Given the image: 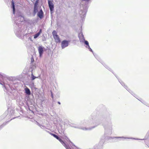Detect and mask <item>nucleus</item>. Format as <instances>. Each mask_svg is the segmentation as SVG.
<instances>
[{
	"label": "nucleus",
	"instance_id": "6",
	"mask_svg": "<svg viewBox=\"0 0 149 149\" xmlns=\"http://www.w3.org/2000/svg\"><path fill=\"white\" fill-rule=\"evenodd\" d=\"M38 0H36L35 3H34V12L36 13L38 11Z\"/></svg>",
	"mask_w": 149,
	"mask_h": 149
},
{
	"label": "nucleus",
	"instance_id": "15",
	"mask_svg": "<svg viewBox=\"0 0 149 149\" xmlns=\"http://www.w3.org/2000/svg\"><path fill=\"white\" fill-rule=\"evenodd\" d=\"M88 48H89V49H90V51H92V49L90 48V47H88Z\"/></svg>",
	"mask_w": 149,
	"mask_h": 149
},
{
	"label": "nucleus",
	"instance_id": "13",
	"mask_svg": "<svg viewBox=\"0 0 149 149\" xmlns=\"http://www.w3.org/2000/svg\"><path fill=\"white\" fill-rule=\"evenodd\" d=\"M34 61V59L33 57H32L31 58V62L32 63H33Z\"/></svg>",
	"mask_w": 149,
	"mask_h": 149
},
{
	"label": "nucleus",
	"instance_id": "7",
	"mask_svg": "<svg viewBox=\"0 0 149 149\" xmlns=\"http://www.w3.org/2000/svg\"><path fill=\"white\" fill-rule=\"evenodd\" d=\"M38 15L40 19H41L42 18L43 16V12L41 9L38 12Z\"/></svg>",
	"mask_w": 149,
	"mask_h": 149
},
{
	"label": "nucleus",
	"instance_id": "11",
	"mask_svg": "<svg viewBox=\"0 0 149 149\" xmlns=\"http://www.w3.org/2000/svg\"><path fill=\"white\" fill-rule=\"evenodd\" d=\"M84 43H85V44L87 45L88 46V47H90V46L89 45V43L86 40L85 41H84Z\"/></svg>",
	"mask_w": 149,
	"mask_h": 149
},
{
	"label": "nucleus",
	"instance_id": "1",
	"mask_svg": "<svg viewBox=\"0 0 149 149\" xmlns=\"http://www.w3.org/2000/svg\"><path fill=\"white\" fill-rule=\"evenodd\" d=\"M52 33L55 42L56 43H60L61 42L60 38L57 35V33L56 31H53Z\"/></svg>",
	"mask_w": 149,
	"mask_h": 149
},
{
	"label": "nucleus",
	"instance_id": "5",
	"mask_svg": "<svg viewBox=\"0 0 149 149\" xmlns=\"http://www.w3.org/2000/svg\"><path fill=\"white\" fill-rule=\"evenodd\" d=\"M38 51L40 57H41L43 52V48L41 46H39L38 47Z\"/></svg>",
	"mask_w": 149,
	"mask_h": 149
},
{
	"label": "nucleus",
	"instance_id": "8",
	"mask_svg": "<svg viewBox=\"0 0 149 149\" xmlns=\"http://www.w3.org/2000/svg\"><path fill=\"white\" fill-rule=\"evenodd\" d=\"M25 93L28 95H30L31 94V91L28 88L26 87L25 88Z\"/></svg>",
	"mask_w": 149,
	"mask_h": 149
},
{
	"label": "nucleus",
	"instance_id": "3",
	"mask_svg": "<svg viewBox=\"0 0 149 149\" xmlns=\"http://www.w3.org/2000/svg\"><path fill=\"white\" fill-rule=\"evenodd\" d=\"M69 41L65 40H63L61 42V47L62 49H64L67 47L68 45Z\"/></svg>",
	"mask_w": 149,
	"mask_h": 149
},
{
	"label": "nucleus",
	"instance_id": "12",
	"mask_svg": "<svg viewBox=\"0 0 149 149\" xmlns=\"http://www.w3.org/2000/svg\"><path fill=\"white\" fill-rule=\"evenodd\" d=\"M31 77H32V80H34L35 79H36V77L35 76L33 75V74H31Z\"/></svg>",
	"mask_w": 149,
	"mask_h": 149
},
{
	"label": "nucleus",
	"instance_id": "10",
	"mask_svg": "<svg viewBox=\"0 0 149 149\" xmlns=\"http://www.w3.org/2000/svg\"><path fill=\"white\" fill-rule=\"evenodd\" d=\"M12 5L13 12V13H14V12H15V6H14V3L13 1L12 2Z\"/></svg>",
	"mask_w": 149,
	"mask_h": 149
},
{
	"label": "nucleus",
	"instance_id": "2",
	"mask_svg": "<svg viewBox=\"0 0 149 149\" xmlns=\"http://www.w3.org/2000/svg\"><path fill=\"white\" fill-rule=\"evenodd\" d=\"M51 134L59 141L66 149H69V147L68 146L66 145V144L58 136L54 134Z\"/></svg>",
	"mask_w": 149,
	"mask_h": 149
},
{
	"label": "nucleus",
	"instance_id": "16",
	"mask_svg": "<svg viewBox=\"0 0 149 149\" xmlns=\"http://www.w3.org/2000/svg\"><path fill=\"white\" fill-rule=\"evenodd\" d=\"M58 103L59 104H61L60 102H58Z\"/></svg>",
	"mask_w": 149,
	"mask_h": 149
},
{
	"label": "nucleus",
	"instance_id": "9",
	"mask_svg": "<svg viewBox=\"0 0 149 149\" xmlns=\"http://www.w3.org/2000/svg\"><path fill=\"white\" fill-rule=\"evenodd\" d=\"M41 32L42 29H40L39 32L34 36V38H36L38 37L39 36L41 33Z\"/></svg>",
	"mask_w": 149,
	"mask_h": 149
},
{
	"label": "nucleus",
	"instance_id": "4",
	"mask_svg": "<svg viewBox=\"0 0 149 149\" xmlns=\"http://www.w3.org/2000/svg\"><path fill=\"white\" fill-rule=\"evenodd\" d=\"M48 3L49 7L51 11H53L54 10V5L52 2L50 0H49Z\"/></svg>",
	"mask_w": 149,
	"mask_h": 149
},
{
	"label": "nucleus",
	"instance_id": "14",
	"mask_svg": "<svg viewBox=\"0 0 149 149\" xmlns=\"http://www.w3.org/2000/svg\"><path fill=\"white\" fill-rule=\"evenodd\" d=\"M83 1H89L90 0H82Z\"/></svg>",
	"mask_w": 149,
	"mask_h": 149
}]
</instances>
